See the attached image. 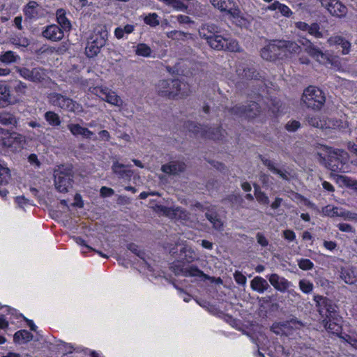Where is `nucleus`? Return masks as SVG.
I'll list each match as a JSON object with an SVG mask.
<instances>
[{
	"mask_svg": "<svg viewBox=\"0 0 357 357\" xmlns=\"http://www.w3.org/2000/svg\"><path fill=\"white\" fill-rule=\"evenodd\" d=\"M157 88L161 95L172 98H181L190 93L189 84L179 79L161 80L158 82Z\"/></svg>",
	"mask_w": 357,
	"mask_h": 357,
	"instance_id": "1",
	"label": "nucleus"
},
{
	"mask_svg": "<svg viewBox=\"0 0 357 357\" xmlns=\"http://www.w3.org/2000/svg\"><path fill=\"white\" fill-rule=\"evenodd\" d=\"M349 156L347 152L342 149H330L326 167L335 172H347Z\"/></svg>",
	"mask_w": 357,
	"mask_h": 357,
	"instance_id": "2",
	"label": "nucleus"
},
{
	"mask_svg": "<svg viewBox=\"0 0 357 357\" xmlns=\"http://www.w3.org/2000/svg\"><path fill=\"white\" fill-rule=\"evenodd\" d=\"M48 102L52 106L61 110L79 114L83 112L82 106L70 98L61 93L52 92L48 96Z\"/></svg>",
	"mask_w": 357,
	"mask_h": 357,
	"instance_id": "3",
	"label": "nucleus"
},
{
	"mask_svg": "<svg viewBox=\"0 0 357 357\" xmlns=\"http://www.w3.org/2000/svg\"><path fill=\"white\" fill-rule=\"evenodd\" d=\"M0 142L12 152L21 151L26 144L24 135L16 132H9L0 128Z\"/></svg>",
	"mask_w": 357,
	"mask_h": 357,
	"instance_id": "4",
	"label": "nucleus"
},
{
	"mask_svg": "<svg viewBox=\"0 0 357 357\" xmlns=\"http://www.w3.org/2000/svg\"><path fill=\"white\" fill-rule=\"evenodd\" d=\"M302 101L307 107L319 110L324 106L326 97L321 89L310 86L304 91Z\"/></svg>",
	"mask_w": 357,
	"mask_h": 357,
	"instance_id": "5",
	"label": "nucleus"
},
{
	"mask_svg": "<svg viewBox=\"0 0 357 357\" xmlns=\"http://www.w3.org/2000/svg\"><path fill=\"white\" fill-rule=\"evenodd\" d=\"M54 185L60 192H66L73 186L72 169L65 166H59L54 170Z\"/></svg>",
	"mask_w": 357,
	"mask_h": 357,
	"instance_id": "6",
	"label": "nucleus"
},
{
	"mask_svg": "<svg viewBox=\"0 0 357 357\" xmlns=\"http://www.w3.org/2000/svg\"><path fill=\"white\" fill-rule=\"evenodd\" d=\"M316 307L319 315L323 320L333 319L337 320V305L333 302L322 296L316 295L314 296Z\"/></svg>",
	"mask_w": 357,
	"mask_h": 357,
	"instance_id": "7",
	"label": "nucleus"
},
{
	"mask_svg": "<svg viewBox=\"0 0 357 357\" xmlns=\"http://www.w3.org/2000/svg\"><path fill=\"white\" fill-rule=\"evenodd\" d=\"M213 6L224 13L227 15L232 17L234 19L239 20L241 25L245 24V20L242 17L241 10L235 7L234 3L231 0H210Z\"/></svg>",
	"mask_w": 357,
	"mask_h": 357,
	"instance_id": "8",
	"label": "nucleus"
},
{
	"mask_svg": "<svg viewBox=\"0 0 357 357\" xmlns=\"http://www.w3.org/2000/svg\"><path fill=\"white\" fill-rule=\"evenodd\" d=\"M207 43L211 48L216 50L238 52L240 49L239 45L236 40L225 38L218 33L213 36Z\"/></svg>",
	"mask_w": 357,
	"mask_h": 357,
	"instance_id": "9",
	"label": "nucleus"
},
{
	"mask_svg": "<svg viewBox=\"0 0 357 357\" xmlns=\"http://www.w3.org/2000/svg\"><path fill=\"white\" fill-rule=\"evenodd\" d=\"M303 46L305 52L314 58L319 63L327 64L331 63V59L326 53L323 52L318 47L315 46L310 40L303 38L298 40Z\"/></svg>",
	"mask_w": 357,
	"mask_h": 357,
	"instance_id": "10",
	"label": "nucleus"
},
{
	"mask_svg": "<svg viewBox=\"0 0 357 357\" xmlns=\"http://www.w3.org/2000/svg\"><path fill=\"white\" fill-rule=\"evenodd\" d=\"M155 211L162 213L171 219L184 221L185 224L192 227V224H188L190 219L188 213L181 207H166L162 205L155 206Z\"/></svg>",
	"mask_w": 357,
	"mask_h": 357,
	"instance_id": "11",
	"label": "nucleus"
},
{
	"mask_svg": "<svg viewBox=\"0 0 357 357\" xmlns=\"http://www.w3.org/2000/svg\"><path fill=\"white\" fill-rule=\"evenodd\" d=\"M260 107L255 102H250L248 105H236L231 109V113L233 115L244 117L246 119H253L260 113Z\"/></svg>",
	"mask_w": 357,
	"mask_h": 357,
	"instance_id": "12",
	"label": "nucleus"
},
{
	"mask_svg": "<svg viewBox=\"0 0 357 357\" xmlns=\"http://www.w3.org/2000/svg\"><path fill=\"white\" fill-rule=\"evenodd\" d=\"M236 75L241 79H257L258 73L256 71L255 64L252 61H240L236 64Z\"/></svg>",
	"mask_w": 357,
	"mask_h": 357,
	"instance_id": "13",
	"label": "nucleus"
},
{
	"mask_svg": "<svg viewBox=\"0 0 357 357\" xmlns=\"http://www.w3.org/2000/svg\"><path fill=\"white\" fill-rule=\"evenodd\" d=\"M331 15L337 17H345L347 8L340 0H319Z\"/></svg>",
	"mask_w": 357,
	"mask_h": 357,
	"instance_id": "14",
	"label": "nucleus"
},
{
	"mask_svg": "<svg viewBox=\"0 0 357 357\" xmlns=\"http://www.w3.org/2000/svg\"><path fill=\"white\" fill-rule=\"evenodd\" d=\"M282 53L280 40L272 41L261 50V56L266 61H275Z\"/></svg>",
	"mask_w": 357,
	"mask_h": 357,
	"instance_id": "15",
	"label": "nucleus"
},
{
	"mask_svg": "<svg viewBox=\"0 0 357 357\" xmlns=\"http://www.w3.org/2000/svg\"><path fill=\"white\" fill-rule=\"evenodd\" d=\"M97 96H99L103 100L108 103L115 105L120 106L122 104V100L119 96L114 91L109 89L108 88L96 87L93 91Z\"/></svg>",
	"mask_w": 357,
	"mask_h": 357,
	"instance_id": "16",
	"label": "nucleus"
},
{
	"mask_svg": "<svg viewBox=\"0 0 357 357\" xmlns=\"http://www.w3.org/2000/svg\"><path fill=\"white\" fill-rule=\"evenodd\" d=\"M91 43L99 47H104L108 39V31L105 25H98L93 29L91 36L88 38Z\"/></svg>",
	"mask_w": 357,
	"mask_h": 357,
	"instance_id": "17",
	"label": "nucleus"
},
{
	"mask_svg": "<svg viewBox=\"0 0 357 357\" xmlns=\"http://www.w3.org/2000/svg\"><path fill=\"white\" fill-rule=\"evenodd\" d=\"M266 278L274 289L280 292L284 293L288 291L289 288L293 287L291 282L278 274L272 273L267 275Z\"/></svg>",
	"mask_w": 357,
	"mask_h": 357,
	"instance_id": "18",
	"label": "nucleus"
},
{
	"mask_svg": "<svg viewBox=\"0 0 357 357\" xmlns=\"http://www.w3.org/2000/svg\"><path fill=\"white\" fill-rule=\"evenodd\" d=\"M67 128L70 133L75 137L81 136L84 139H95L93 132L90 130L88 128L82 126L79 123H68L67 125Z\"/></svg>",
	"mask_w": 357,
	"mask_h": 357,
	"instance_id": "19",
	"label": "nucleus"
},
{
	"mask_svg": "<svg viewBox=\"0 0 357 357\" xmlns=\"http://www.w3.org/2000/svg\"><path fill=\"white\" fill-rule=\"evenodd\" d=\"M64 30L56 24L49 25L43 31V36L50 40L59 41L63 38Z\"/></svg>",
	"mask_w": 357,
	"mask_h": 357,
	"instance_id": "20",
	"label": "nucleus"
},
{
	"mask_svg": "<svg viewBox=\"0 0 357 357\" xmlns=\"http://www.w3.org/2000/svg\"><path fill=\"white\" fill-rule=\"evenodd\" d=\"M220 28L215 24L206 23L202 24L199 29V34L202 38H204L208 42L216 33H220Z\"/></svg>",
	"mask_w": 357,
	"mask_h": 357,
	"instance_id": "21",
	"label": "nucleus"
},
{
	"mask_svg": "<svg viewBox=\"0 0 357 357\" xmlns=\"http://www.w3.org/2000/svg\"><path fill=\"white\" fill-rule=\"evenodd\" d=\"M262 163L270 170L273 174L278 175L284 180L289 179L288 172L278 167L277 165L271 160L265 157L260 156Z\"/></svg>",
	"mask_w": 357,
	"mask_h": 357,
	"instance_id": "22",
	"label": "nucleus"
},
{
	"mask_svg": "<svg viewBox=\"0 0 357 357\" xmlns=\"http://www.w3.org/2000/svg\"><path fill=\"white\" fill-rule=\"evenodd\" d=\"M26 17L37 19L42 15V7L36 1H29L24 8Z\"/></svg>",
	"mask_w": 357,
	"mask_h": 357,
	"instance_id": "23",
	"label": "nucleus"
},
{
	"mask_svg": "<svg viewBox=\"0 0 357 357\" xmlns=\"http://www.w3.org/2000/svg\"><path fill=\"white\" fill-rule=\"evenodd\" d=\"M185 169V165L180 161H172L168 164L163 165L161 170L168 174L176 175L182 172Z\"/></svg>",
	"mask_w": 357,
	"mask_h": 357,
	"instance_id": "24",
	"label": "nucleus"
},
{
	"mask_svg": "<svg viewBox=\"0 0 357 357\" xmlns=\"http://www.w3.org/2000/svg\"><path fill=\"white\" fill-rule=\"evenodd\" d=\"M250 288L257 293L263 294L270 288V285L262 277L256 276L250 282Z\"/></svg>",
	"mask_w": 357,
	"mask_h": 357,
	"instance_id": "25",
	"label": "nucleus"
},
{
	"mask_svg": "<svg viewBox=\"0 0 357 357\" xmlns=\"http://www.w3.org/2000/svg\"><path fill=\"white\" fill-rule=\"evenodd\" d=\"M264 10L266 11L278 10L282 16L286 17H290L293 15V12L287 5L282 3L278 1H273L271 4L266 6Z\"/></svg>",
	"mask_w": 357,
	"mask_h": 357,
	"instance_id": "26",
	"label": "nucleus"
},
{
	"mask_svg": "<svg viewBox=\"0 0 357 357\" xmlns=\"http://www.w3.org/2000/svg\"><path fill=\"white\" fill-rule=\"evenodd\" d=\"M323 128L322 130L326 129H341L344 128L347 126L345 122H342L340 120L334 119H328L323 117Z\"/></svg>",
	"mask_w": 357,
	"mask_h": 357,
	"instance_id": "27",
	"label": "nucleus"
},
{
	"mask_svg": "<svg viewBox=\"0 0 357 357\" xmlns=\"http://www.w3.org/2000/svg\"><path fill=\"white\" fill-rule=\"evenodd\" d=\"M56 20L57 22L64 31H69L71 28V24L69 20L66 17V12L64 9L60 8L56 10Z\"/></svg>",
	"mask_w": 357,
	"mask_h": 357,
	"instance_id": "28",
	"label": "nucleus"
},
{
	"mask_svg": "<svg viewBox=\"0 0 357 357\" xmlns=\"http://www.w3.org/2000/svg\"><path fill=\"white\" fill-rule=\"evenodd\" d=\"M47 77L46 70L42 68L36 67L31 69L30 81L33 82H42Z\"/></svg>",
	"mask_w": 357,
	"mask_h": 357,
	"instance_id": "29",
	"label": "nucleus"
},
{
	"mask_svg": "<svg viewBox=\"0 0 357 357\" xmlns=\"http://www.w3.org/2000/svg\"><path fill=\"white\" fill-rule=\"evenodd\" d=\"M127 167H129L127 165ZM126 165L114 162L112 165V172L116 174L119 178L130 177L132 174V171L126 169Z\"/></svg>",
	"mask_w": 357,
	"mask_h": 357,
	"instance_id": "30",
	"label": "nucleus"
},
{
	"mask_svg": "<svg viewBox=\"0 0 357 357\" xmlns=\"http://www.w3.org/2000/svg\"><path fill=\"white\" fill-rule=\"evenodd\" d=\"M282 52H288L291 54L298 53L301 50V46L296 42L289 40H280Z\"/></svg>",
	"mask_w": 357,
	"mask_h": 357,
	"instance_id": "31",
	"label": "nucleus"
},
{
	"mask_svg": "<svg viewBox=\"0 0 357 357\" xmlns=\"http://www.w3.org/2000/svg\"><path fill=\"white\" fill-rule=\"evenodd\" d=\"M13 339L15 343L21 344L31 341L33 335L26 330H20L15 333Z\"/></svg>",
	"mask_w": 357,
	"mask_h": 357,
	"instance_id": "32",
	"label": "nucleus"
},
{
	"mask_svg": "<svg viewBox=\"0 0 357 357\" xmlns=\"http://www.w3.org/2000/svg\"><path fill=\"white\" fill-rule=\"evenodd\" d=\"M340 278L347 284H354L356 281L354 271L350 268H342L340 271Z\"/></svg>",
	"mask_w": 357,
	"mask_h": 357,
	"instance_id": "33",
	"label": "nucleus"
},
{
	"mask_svg": "<svg viewBox=\"0 0 357 357\" xmlns=\"http://www.w3.org/2000/svg\"><path fill=\"white\" fill-rule=\"evenodd\" d=\"M44 118L48 124L53 127L59 126L61 125L60 116L58 114L52 111L46 112Z\"/></svg>",
	"mask_w": 357,
	"mask_h": 357,
	"instance_id": "34",
	"label": "nucleus"
},
{
	"mask_svg": "<svg viewBox=\"0 0 357 357\" xmlns=\"http://www.w3.org/2000/svg\"><path fill=\"white\" fill-rule=\"evenodd\" d=\"M339 321V316L337 315V320L326 319L323 320V323L326 329L332 333H338L340 332L341 326L337 323Z\"/></svg>",
	"mask_w": 357,
	"mask_h": 357,
	"instance_id": "35",
	"label": "nucleus"
},
{
	"mask_svg": "<svg viewBox=\"0 0 357 357\" xmlns=\"http://www.w3.org/2000/svg\"><path fill=\"white\" fill-rule=\"evenodd\" d=\"M20 57L13 51H6L0 55V61L6 64L17 62Z\"/></svg>",
	"mask_w": 357,
	"mask_h": 357,
	"instance_id": "36",
	"label": "nucleus"
},
{
	"mask_svg": "<svg viewBox=\"0 0 357 357\" xmlns=\"http://www.w3.org/2000/svg\"><path fill=\"white\" fill-rule=\"evenodd\" d=\"M225 133V130H222L220 128H209L208 130L204 131V135L215 140H220L224 137Z\"/></svg>",
	"mask_w": 357,
	"mask_h": 357,
	"instance_id": "37",
	"label": "nucleus"
},
{
	"mask_svg": "<svg viewBox=\"0 0 357 357\" xmlns=\"http://www.w3.org/2000/svg\"><path fill=\"white\" fill-rule=\"evenodd\" d=\"M135 30V26L132 24H126L123 27L119 26L114 30V36L117 39H121L124 34H130Z\"/></svg>",
	"mask_w": 357,
	"mask_h": 357,
	"instance_id": "38",
	"label": "nucleus"
},
{
	"mask_svg": "<svg viewBox=\"0 0 357 357\" xmlns=\"http://www.w3.org/2000/svg\"><path fill=\"white\" fill-rule=\"evenodd\" d=\"M0 100L9 104L12 103L10 88L2 82H0Z\"/></svg>",
	"mask_w": 357,
	"mask_h": 357,
	"instance_id": "39",
	"label": "nucleus"
},
{
	"mask_svg": "<svg viewBox=\"0 0 357 357\" xmlns=\"http://www.w3.org/2000/svg\"><path fill=\"white\" fill-rule=\"evenodd\" d=\"M135 52L137 56L149 57L152 50L149 46L145 43H139L135 47Z\"/></svg>",
	"mask_w": 357,
	"mask_h": 357,
	"instance_id": "40",
	"label": "nucleus"
},
{
	"mask_svg": "<svg viewBox=\"0 0 357 357\" xmlns=\"http://www.w3.org/2000/svg\"><path fill=\"white\" fill-rule=\"evenodd\" d=\"M101 48V47L96 45V44L91 43V40L88 39L85 48L86 54L88 57H93L98 54Z\"/></svg>",
	"mask_w": 357,
	"mask_h": 357,
	"instance_id": "41",
	"label": "nucleus"
},
{
	"mask_svg": "<svg viewBox=\"0 0 357 357\" xmlns=\"http://www.w3.org/2000/svg\"><path fill=\"white\" fill-rule=\"evenodd\" d=\"M342 208L328 205L322 209L323 213L329 217H340Z\"/></svg>",
	"mask_w": 357,
	"mask_h": 357,
	"instance_id": "42",
	"label": "nucleus"
},
{
	"mask_svg": "<svg viewBox=\"0 0 357 357\" xmlns=\"http://www.w3.org/2000/svg\"><path fill=\"white\" fill-rule=\"evenodd\" d=\"M306 121H307V123L311 126H313V127L317 128H320V129L323 128V122H324L323 117L321 118L318 115H313V116L309 115L306 118Z\"/></svg>",
	"mask_w": 357,
	"mask_h": 357,
	"instance_id": "43",
	"label": "nucleus"
},
{
	"mask_svg": "<svg viewBox=\"0 0 357 357\" xmlns=\"http://www.w3.org/2000/svg\"><path fill=\"white\" fill-rule=\"evenodd\" d=\"M10 179V170L0 163V185H6Z\"/></svg>",
	"mask_w": 357,
	"mask_h": 357,
	"instance_id": "44",
	"label": "nucleus"
},
{
	"mask_svg": "<svg viewBox=\"0 0 357 357\" xmlns=\"http://www.w3.org/2000/svg\"><path fill=\"white\" fill-rule=\"evenodd\" d=\"M183 275L185 276H195V277H202L205 276V274L197 268L195 266H190L189 267H186L183 269Z\"/></svg>",
	"mask_w": 357,
	"mask_h": 357,
	"instance_id": "45",
	"label": "nucleus"
},
{
	"mask_svg": "<svg viewBox=\"0 0 357 357\" xmlns=\"http://www.w3.org/2000/svg\"><path fill=\"white\" fill-rule=\"evenodd\" d=\"M17 123V121L15 116L10 114H2L0 115V123L9 126L13 125L15 126Z\"/></svg>",
	"mask_w": 357,
	"mask_h": 357,
	"instance_id": "46",
	"label": "nucleus"
},
{
	"mask_svg": "<svg viewBox=\"0 0 357 357\" xmlns=\"http://www.w3.org/2000/svg\"><path fill=\"white\" fill-rule=\"evenodd\" d=\"M206 217L215 229L221 230L222 229L223 224L216 215L207 213H206Z\"/></svg>",
	"mask_w": 357,
	"mask_h": 357,
	"instance_id": "47",
	"label": "nucleus"
},
{
	"mask_svg": "<svg viewBox=\"0 0 357 357\" xmlns=\"http://www.w3.org/2000/svg\"><path fill=\"white\" fill-rule=\"evenodd\" d=\"M168 38L175 40H183L186 37L187 33L181 31L173 30L165 33Z\"/></svg>",
	"mask_w": 357,
	"mask_h": 357,
	"instance_id": "48",
	"label": "nucleus"
},
{
	"mask_svg": "<svg viewBox=\"0 0 357 357\" xmlns=\"http://www.w3.org/2000/svg\"><path fill=\"white\" fill-rule=\"evenodd\" d=\"M299 289L304 294H310L314 288V284L312 282L307 280H301L298 283Z\"/></svg>",
	"mask_w": 357,
	"mask_h": 357,
	"instance_id": "49",
	"label": "nucleus"
},
{
	"mask_svg": "<svg viewBox=\"0 0 357 357\" xmlns=\"http://www.w3.org/2000/svg\"><path fill=\"white\" fill-rule=\"evenodd\" d=\"M158 18H159L158 15L156 13H150L149 15L146 16L144 19V21L146 24H148L152 27H155V26L159 25V24H160Z\"/></svg>",
	"mask_w": 357,
	"mask_h": 357,
	"instance_id": "50",
	"label": "nucleus"
},
{
	"mask_svg": "<svg viewBox=\"0 0 357 357\" xmlns=\"http://www.w3.org/2000/svg\"><path fill=\"white\" fill-rule=\"evenodd\" d=\"M308 33L316 38H321L324 36L317 23H312L310 25Z\"/></svg>",
	"mask_w": 357,
	"mask_h": 357,
	"instance_id": "51",
	"label": "nucleus"
},
{
	"mask_svg": "<svg viewBox=\"0 0 357 357\" xmlns=\"http://www.w3.org/2000/svg\"><path fill=\"white\" fill-rule=\"evenodd\" d=\"M255 196L256 199L262 204H268L269 203V199L268 196L263 192H261L259 188H255Z\"/></svg>",
	"mask_w": 357,
	"mask_h": 357,
	"instance_id": "52",
	"label": "nucleus"
},
{
	"mask_svg": "<svg viewBox=\"0 0 357 357\" xmlns=\"http://www.w3.org/2000/svg\"><path fill=\"white\" fill-rule=\"evenodd\" d=\"M338 181L348 187L357 190V181L345 176H340Z\"/></svg>",
	"mask_w": 357,
	"mask_h": 357,
	"instance_id": "53",
	"label": "nucleus"
},
{
	"mask_svg": "<svg viewBox=\"0 0 357 357\" xmlns=\"http://www.w3.org/2000/svg\"><path fill=\"white\" fill-rule=\"evenodd\" d=\"M165 3L174 10H184L186 8L183 3L179 0H165Z\"/></svg>",
	"mask_w": 357,
	"mask_h": 357,
	"instance_id": "54",
	"label": "nucleus"
},
{
	"mask_svg": "<svg viewBox=\"0 0 357 357\" xmlns=\"http://www.w3.org/2000/svg\"><path fill=\"white\" fill-rule=\"evenodd\" d=\"M27 85L26 83L22 81H17L16 85L14 87L15 93L18 96H24L26 93Z\"/></svg>",
	"mask_w": 357,
	"mask_h": 357,
	"instance_id": "55",
	"label": "nucleus"
},
{
	"mask_svg": "<svg viewBox=\"0 0 357 357\" xmlns=\"http://www.w3.org/2000/svg\"><path fill=\"white\" fill-rule=\"evenodd\" d=\"M298 265L299 268L304 271H308L312 269L314 264L308 259H301L298 260Z\"/></svg>",
	"mask_w": 357,
	"mask_h": 357,
	"instance_id": "56",
	"label": "nucleus"
},
{
	"mask_svg": "<svg viewBox=\"0 0 357 357\" xmlns=\"http://www.w3.org/2000/svg\"><path fill=\"white\" fill-rule=\"evenodd\" d=\"M345 38L344 37L341 36L334 35V36H331L328 39L327 43H328L329 46H333V45H340V46H341L342 43V42H343V40Z\"/></svg>",
	"mask_w": 357,
	"mask_h": 357,
	"instance_id": "57",
	"label": "nucleus"
},
{
	"mask_svg": "<svg viewBox=\"0 0 357 357\" xmlns=\"http://www.w3.org/2000/svg\"><path fill=\"white\" fill-rule=\"evenodd\" d=\"M345 38L344 37L341 36L334 35V36H331L328 39L327 43H328L329 46H333V45H340V46H341L342 43V42H343V40Z\"/></svg>",
	"mask_w": 357,
	"mask_h": 357,
	"instance_id": "58",
	"label": "nucleus"
},
{
	"mask_svg": "<svg viewBox=\"0 0 357 357\" xmlns=\"http://www.w3.org/2000/svg\"><path fill=\"white\" fill-rule=\"evenodd\" d=\"M345 220L357 221V213L346 211L343 208L341 210L340 215Z\"/></svg>",
	"mask_w": 357,
	"mask_h": 357,
	"instance_id": "59",
	"label": "nucleus"
},
{
	"mask_svg": "<svg viewBox=\"0 0 357 357\" xmlns=\"http://www.w3.org/2000/svg\"><path fill=\"white\" fill-rule=\"evenodd\" d=\"M181 252H183L185 253V257L184 259L190 262V261H192L194 259H195V257L193 256L194 255V252L192 251V250L189 248V247H187V246H184V247H182L181 248Z\"/></svg>",
	"mask_w": 357,
	"mask_h": 357,
	"instance_id": "60",
	"label": "nucleus"
},
{
	"mask_svg": "<svg viewBox=\"0 0 357 357\" xmlns=\"http://www.w3.org/2000/svg\"><path fill=\"white\" fill-rule=\"evenodd\" d=\"M11 40L13 45L19 47H26L29 45V40L26 38H13Z\"/></svg>",
	"mask_w": 357,
	"mask_h": 357,
	"instance_id": "61",
	"label": "nucleus"
},
{
	"mask_svg": "<svg viewBox=\"0 0 357 357\" xmlns=\"http://www.w3.org/2000/svg\"><path fill=\"white\" fill-rule=\"evenodd\" d=\"M16 70L22 77L30 81L31 69H29L27 68L16 67Z\"/></svg>",
	"mask_w": 357,
	"mask_h": 357,
	"instance_id": "62",
	"label": "nucleus"
},
{
	"mask_svg": "<svg viewBox=\"0 0 357 357\" xmlns=\"http://www.w3.org/2000/svg\"><path fill=\"white\" fill-rule=\"evenodd\" d=\"M337 227L343 232L347 233H355V229L349 224L347 223H339L337 225Z\"/></svg>",
	"mask_w": 357,
	"mask_h": 357,
	"instance_id": "63",
	"label": "nucleus"
},
{
	"mask_svg": "<svg viewBox=\"0 0 357 357\" xmlns=\"http://www.w3.org/2000/svg\"><path fill=\"white\" fill-rule=\"evenodd\" d=\"M300 126H301V123L299 121L293 120V121H289L286 124L285 128L289 132H294V131L297 130L300 128Z\"/></svg>",
	"mask_w": 357,
	"mask_h": 357,
	"instance_id": "64",
	"label": "nucleus"
}]
</instances>
